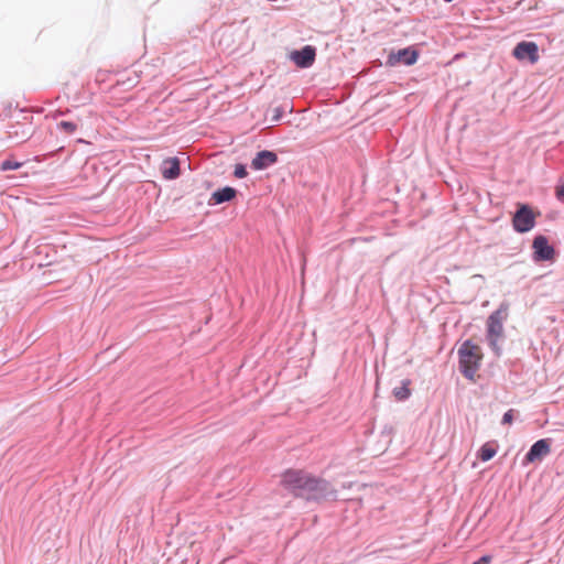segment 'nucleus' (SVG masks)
I'll return each instance as SVG.
<instances>
[{
  "mask_svg": "<svg viewBox=\"0 0 564 564\" xmlns=\"http://www.w3.org/2000/svg\"><path fill=\"white\" fill-rule=\"evenodd\" d=\"M282 486L295 496H314L327 489V482L304 470L289 469L281 478Z\"/></svg>",
  "mask_w": 564,
  "mask_h": 564,
  "instance_id": "1",
  "label": "nucleus"
},
{
  "mask_svg": "<svg viewBox=\"0 0 564 564\" xmlns=\"http://www.w3.org/2000/svg\"><path fill=\"white\" fill-rule=\"evenodd\" d=\"M458 352L463 375L468 379H474L482 359L481 348L467 340L462 345Z\"/></svg>",
  "mask_w": 564,
  "mask_h": 564,
  "instance_id": "2",
  "label": "nucleus"
},
{
  "mask_svg": "<svg viewBox=\"0 0 564 564\" xmlns=\"http://www.w3.org/2000/svg\"><path fill=\"white\" fill-rule=\"evenodd\" d=\"M508 304H501L487 319V338L497 356L501 354L498 341L503 337V322L508 317Z\"/></svg>",
  "mask_w": 564,
  "mask_h": 564,
  "instance_id": "3",
  "label": "nucleus"
},
{
  "mask_svg": "<svg viewBox=\"0 0 564 564\" xmlns=\"http://www.w3.org/2000/svg\"><path fill=\"white\" fill-rule=\"evenodd\" d=\"M536 215L524 204H520L518 210L512 218V226L518 232H527L535 225Z\"/></svg>",
  "mask_w": 564,
  "mask_h": 564,
  "instance_id": "4",
  "label": "nucleus"
},
{
  "mask_svg": "<svg viewBox=\"0 0 564 564\" xmlns=\"http://www.w3.org/2000/svg\"><path fill=\"white\" fill-rule=\"evenodd\" d=\"M513 56L519 59H529L534 64L539 59V47L534 42H520L513 48Z\"/></svg>",
  "mask_w": 564,
  "mask_h": 564,
  "instance_id": "5",
  "label": "nucleus"
},
{
  "mask_svg": "<svg viewBox=\"0 0 564 564\" xmlns=\"http://www.w3.org/2000/svg\"><path fill=\"white\" fill-rule=\"evenodd\" d=\"M419 57V52L413 47H405L402 50H399L395 53H391L388 57V64L391 66L398 65V64H404V65H413L416 63Z\"/></svg>",
  "mask_w": 564,
  "mask_h": 564,
  "instance_id": "6",
  "label": "nucleus"
},
{
  "mask_svg": "<svg viewBox=\"0 0 564 564\" xmlns=\"http://www.w3.org/2000/svg\"><path fill=\"white\" fill-rule=\"evenodd\" d=\"M532 248L534 250V259L538 261L552 260L554 258V249L547 242L544 236H536L533 240Z\"/></svg>",
  "mask_w": 564,
  "mask_h": 564,
  "instance_id": "7",
  "label": "nucleus"
},
{
  "mask_svg": "<svg viewBox=\"0 0 564 564\" xmlns=\"http://www.w3.org/2000/svg\"><path fill=\"white\" fill-rule=\"evenodd\" d=\"M315 48L311 45L304 46L301 51H293L290 58L301 68L310 67L315 61Z\"/></svg>",
  "mask_w": 564,
  "mask_h": 564,
  "instance_id": "8",
  "label": "nucleus"
},
{
  "mask_svg": "<svg viewBox=\"0 0 564 564\" xmlns=\"http://www.w3.org/2000/svg\"><path fill=\"white\" fill-rule=\"evenodd\" d=\"M551 452V444L549 440H539L535 442L525 455V463L531 464L541 460Z\"/></svg>",
  "mask_w": 564,
  "mask_h": 564,
  "instance_id": "9",
  "label": "nucleus"
},
{
  "mask_svg": "<svg viewBox=\"0 0 564 564\" xmlns=\"http://www.w3.org/2000/svg\"><path fill=\"white\" fill-rule=\"evenodd\" d=\"M278 161V156L272 151H260L251 162L253 170H264Z\"/></svg>",
  "mask_w": 564,
  "mask_h": 564,
  "instance_id": "10",
  "label": "nucleus"
},
{
  "mask_svg": "<svg viewBox=\"0 0 564 564\" xmlns=\"http://www.w3.org/2000/svg\"><path fill=\"white\" fill-rule=\"evenodd\" d=\"M161 173L165 180L177 178L181 173L178 159L169 158L164 160L161 166Z\"/></svg>",
  "mask_w": 564,
  "mask_h": 564,
  "instance_id": "11",
  "label": "nucleus"
},
{
  "mask_svg": "<svg viewBox=\"0 0 564 564\" xmlns=\"http://www.w3.org/2000/svg\"><path fill=\"white\" fill-rule=\"evenodd\" d=\"M237 192L232 187H224L213 193L212 199L215 204H221L231 200L236 196Z\"/></svg>",
  "mask_w": 564,
  "mask_h": 564,
  "instance_id": "12",
  "label": "nucleus"
},
{
  "mask_svg": "<svg viewBox=\"0 0 564 564\" xmlns=\"http://www.w3.org/2000/svg\"><path fill=\"white\" fill-rule=\"evenodd\" d=\"M496 453L497 445L495 443H486L480 447L478 457L482 462H488L496 455Z\"/></svg>",
  "mask_w": 564,
  "mask_h": 564,
  "instance_id": "13",
  "label": "nucleus"
},
{
  "mask_svg": "<svg viewBox=\"0 0 564 564\" xmlns=\"http://www.w3.org/2000/svg\"><path fill=\"white\" fill-rule=\"evenodd\" d=\"M409 381L403 382V384L393 390V393L398 400H405L410 397L411 391L408 388Z\"/></svg>",
  "mask_w": 564,
  "mask_h": 564,
  "instance_id": "14",
  "label": "nucleus"
},
{
  "mask_svg": "<svg viewBox=\"0 0 564 564\" xmlns=\"http://www.w3.org/2000/svg\"><path fill=\"white\" fill-rule=\"evenodd\" d=\"M57 128L67 134H73L77 130V124L70 121H61Z\"/></svg>",
  "mask_w": 564,
  "mask_h": 564,
  "instance_id": "15",
  "label": "nucleus"
},
{
  "mask_svg": "<svg viewBox=\"0 0 564 564\" xmlns=\"http://www.w3.org/2000/svg\"><path fill=\"white\" fill-rule=\"evenodd\" d=\"M22 164L19 163V162H14L12 160H6L1 163L0 165V170L1 171H9V170H17L21 166Z\"/></svg>",
  "mask_w": 564,
  "mask_h": 564,
  "instance_id": "16",
  "label": "nucleus"
},
{
  "mask_svg": "<svg viewBox=\"0 0 564 564\" xmlns=\"http://www.w3.org/2000/svg\"><path fill=\"white\" fill-rule=\"evenodd\" d=\"M235 176L238 177V178H243L247 176V171H246V167L242 165V164H237L235 166V172H234Z\"/></svg>",
  "mask_w": 564,
  "mask_h": 564,
  "instance_id": "17",
  "label": "nucleus"
},
{
  "mask_svg": "<svg viewBox=\"0 0 564 564\" xmlns=\"http://www.w3.org/2000/svg\"><path fill=\"white\" fill-rule=\"evenodd\" d=\"M138 80L135 78H128L127 80H119L118 85H122L126 88H132L137 85Z\"/></svg>",
  "mask_w": 564,
  "mask_h": 564,
  "instance_id": "18",
  "label": "nucleus"
},
{
  "mask_svg": "<svg viewBox=\"0 0 564 564\" xmlns=\"http://www.w3.org/2000/svg\"><path fill=\"white\" fill-rule=\"evenodd\" d=\"M512 421H513V410H509L508 412L505 413V415L502 417V423L511 424Z\"/></svg>",
  "mask_w": 564,
  "mask_h": 564,
  "instance_id": "19",
  "label": "nucleus"
},
{
  "mask_svg": "<svg viewBox=\"0 0 564 564\" xmlns=\"http://www.w3.org/2000/svg\"><path fill=\"white\" fill-rule=\"evenodd\" d=\"M492 561L491 555H484L478 561L474 562L473 564H490Z\"/></svg>",
  "mask_w": 564,
  "mask_h": 564,
  "instance_id": "20",
  "label": "nucleus"
},
{
  "mask_svg": "<svg viewBox=\"0 0 564 564\" xmlns=\"http://www.w3.org/2000/svg\"><path fill=\"white\" fill-rule=\"evenodd\" d=\"M556 196L560 199L564 198V183L556 187Z\"/></svg>",
  "mask_w": 564,
  "mask_h": 564,
  "instance_id": "21",
  "label": "nucleus"
},
{
  "mask_svg": "<svg viewBox=\"0 0 564 564\" xmlns=\"http://www.w3.org/2000/svg\"><path fill=\"white\" fill-rule=\"evenodd\" d=\"M118 86H119L118 84H117V85H115V86H112V89H116V88H118Z\"/></svg>",
  "mask_w": 564,
  "mask_h": 564,
  "instance_id": "22",
  "label": "nucleus"
},
{
  "mask_svg": "<svg viewBox=\"0 0 564 564\" xmlns=\"http://www.w3.org/2000/svg\"><path fill=\"white\" fill-rule=\"evenodd\" d=\"M118 86H119L118 84H117V85H115V86H112V89H116V88H118Z\"/></svg>",
  "mask_w": 564,
  "mask_h": 564,
  "instance_id": "23",
  "label": "nucleus"
}]
</instances>
